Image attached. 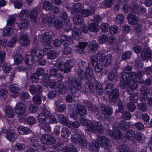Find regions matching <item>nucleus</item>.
I'll list each match as a JSON object with an SVG mask.
<instances>
[{"instance_id":"bb28decb","label":"nucleus","mask_w":152,"mask_h":152,"mask_svg":"<svg viewBox=\"0 0 152 152\" xmlns=\"http://www.w3.org/2000/svg\"><path fill=\"white\" fill-rule=\"evenodd\" d=\"M60 41L61 43L65 46H68L70 42V38L65 35H61L60 36Z\"/></svg>"},{"instance_id":"e433bc0d","label":"nucleus","mask_w":152,"mask_h":152,"mask_svg":"<svg viewBox=\"0 0 152 152\" xmlns=\"http://www.w3.org/2000/svg\"><path fill=\"white\" fill-rule=\"evenodd\" d=\"M58 53L55 50H50L47 53V56L48 59H53L58 56Z\"/></svg>"},{"instance_id":"1a4fd4ad","label":"nucleus","mask_w":152,"mask_h":152,"mask_svg":"<svg viewBox=\"0 0 152 152\" xmlns=\"http://www.w3.org/2000/svg\"><path fill=\"white\" fill-rule=\"evenodd\" d=\"M42 42L43 44L47 47L44 48V50L49 49V44L50 43L51 35L49 32H45L43 33L42 36Z\"/></svg>"},{"instance_id":"6e6d98bb","label":"nucleus","mask_w":152,"mask_h":152,"mask_svg":"<svg viewBox=\"0 0 152 152\" xmlns=\"http://www.w3.org/2000/svg\"><path fill=\"white\" fill-rule=\"evenodd\" d=\"M143 136V134L140 132H137L136 134L137 140L140 143H142L144 141Z\"/></svg>"},{"instance_id":"423d86ee","label":"nucleus","mask_w":152,"mask_h":152,"mask_svg":"<svg viewBox=\"0 0 152 152\" xmlns=\"http://www.w3.org/2000/svg\"><path fill=\"white\" fill-rule=\"evenodd\" d=\"M74 64L73 61L71 60H67L66 62L62 61L58 63L57 67L59 70L64 73H68L70 71V69Z\"/></svg>"},{"instance_id":"b1692460","label":"nucleus","mask_w":152,"mask_h":152,"mask_svg":"<svg viewBox=\"0 0 152 152\" xmlns=\"http://www.w3.org/2000/svg\"><path fill=\"white\" fill-rule=\"evenodd\" d=\"M58 92L61 94H64L66 91V88L64 86L63 83L60 80L58 81Z\"/></svg>"},{"instance_id":"58836bf2","label":"nucleus","mask_w":152,"mask_h":152,"mask_svg":"<svg viewBox=\"0 0 152 152\" xmlns=\"http://www.w3.org/2000/svg\"><path fill=\"white\" fill-rule=\"evenodd\" d=\"M46 116L45 114L43 113H40L38 116V120L40 124H42L46 123Z\"/></svg>"},{"instance_id":"37998d69","label":"nucleus","mask_w":152,"mask_h":152,"mask_svg":"<svg viewBox=\"0 0 152 152\" xmlns=\"http://www.w3.org/2000/svg\"><path fill=\"white\" fill-rule=\"evenodd\" d=\"M88 47L89 49L91 51L96 50L98 48V44L95 41L90 42Z\"/></svg>"},{"instance_id":"f3484780","label":"nucleus","mask_w":152,"mask_h":152,"mask_svg":"<svg viewBox=\"0 0 152 152\" xmlns=\"http://www.w3.org/2000/svg\"><path fill=\"white\" fill-rule=\"evenodd\" d=\"M39 47H37V45L33 46L31 50V53L32 56H36L39 58H42L43 55L38 50Z\"/></svg>"},{"instance_id":"2eb2a0df","label":"nucleus","mask_w":152,"mask_h":152,"mask_svg":"<svg viewBox=\"0 0 152 152\" xmlns=\"http://www.w3.org/2000/svg\"><path fill=\"white\" fill-rule=\"evenodd\" d=\"M19 41L20 45L23 46H28L30 43L28 37L26 34L23 33L20 34Z\"/></svg>"},{"instance_id":"8fccbe9b","label":"nucleus","mask_w":152,"mask_h":152,"mask_svg":"<svg viewBox=\"0 0 152 152\" xmlns=\"http://www.w3.org/2000/svg\"><path fill=\"white\" fill-rule=\"evenodd\" d=\"M29 12L27 10H22L19 14L20 18L26 19L29 16Z\"/></svg>"},{"instance_id":"c756f323","label":"nucleus","mask_w":152,"mask_h":152,"mask_svg":"<svg viewBox=\"0 0 152 152\" xmlns=\"http://www.w3.org/2000/svg\"><path fill=\"white\" fill-rule=\"evenodd\" d=\"M72 9L73 11L76 13L81 12L83 10V7L80 3H77L74 4Z\"/></svg>"},{"instance_id":"c85d7f7f","label":"nucleus","mask_w":152,"mask_h":152,"mask_svg":"<svg viewBox=\"0 0 152 152\" xmlns=\"http://www.w3.org/2000/svg\"><path fill=\"white\" fill-rule=\"evenodd\" d=\"M63 152H78L77 148L74 145L65 146L62 149Z\"/></svg>"},{"instance_id":"ddd939ff","label":"nucleus","mask_w":152,"mask_h":152,"mask_svg":"<svg viewBox=\"0 0 152 152\" xmlns=\"http://www.w3.org/2000/svg\"><path fill=\"white\" fill-rule=\"evenodd\" d=\"M29 23V21L26 19L20 18L19 23H15L14 27L16 29L26 28L28 26Z\"/></svg>"},{"instance_id":"9b49d317","label":"nucleus","mask_w":152,"mask_h":152,"mask_svg":"<svg viewBox=\"0 0 152 152\" xmlns=\"http://www.w3.org/2000/svg\"><path fill=\"white\" fill-rule=\"evenodd\" d=\"M119 94V91L118 89L115 88L112 89L108 94L109 101L112 102H115L118 99Z\"/></svg>"},{"instance_id":"cd10ccee","label":"nucleus","mask_w":152,"mask_h":152,"mask_svg":"<svg viewBox=\"0 0 152 152\" xmlns=\"http://www.w3.org/2000/svg\"><path fill=\"white\" fill-rule=\"evenodd\" d=\"M6 115L8 117L11 118L14 115V112L11 107L10 105H7L5 108Z\"/></svg>"},{"instance_id":"49530a36","label":"nucleus","mask_w":152,"mask_h":152,"mask_svg":"<svg viewBox=\"0 0 152 152\" xmlns=\"http://www.w3.org/2000/svg\"><path fill=\"white\" fill-rule=\"evenodd\" d=\"M135 132L131 130H127L126 136L128 140H133L134 138Z\"/></svg>"},{"instance_id":"680f3d73","label":"nucleus","mask_w":152,"mask_h":152,"mask_svg":"<svg viewBox=\"0 0 152 152\" xmlns=\"http://www.w3.org/2000/svg\"><path fill=\"white\" fill-rule=\"evenodd\" d=\"M80 126V124L77 121H75L72 123L69 122L67 126L69 128H72L73 127L78 128Z\"/></svg>"},{"instance_id":"412c9836","label":"nucleus","mask_w":152,"mask_h":152,"mask_svg":"<svg viewBox=\"0 0 152 152\" xmlns=\"http://www.w3.org/2000/svg\"><path fill=\"white\" fill-rule=\"evenodd\" d=\"M127 18L129 23L132 25L135 24L138 22V18L135 15L129 14Z\"/></svg>"},{"instance_id":"aec40b11","label":"nucleus","mask_w":152,"mask_h":152,"mask_svg":"<svg viewBox=\"0 0 152 152\" xmlns=\"http://www.w3.org/2000/svg\"><path fill=\"white\" fill-rule=\"evenodd\" d=\"M118 125V126L123 131L127 130L130 127L129 123L125 121H120Z\"/></svg>"},{"instance_id":"7ed1b4c3","label":"nucleus","mask_w":152,"mask_h":152,"mask_svg":"<svg viewBox=\"0 0 152 152\" xmlns=\"http://www.w3.org/2000/svg\"><path fill=\"white\" fill-rule=\"evenodd\" d=\"M80 122L82 125L84 126L87 124V129L90 132L102 133L104 131L102 124L98 121H95L93 123L91 122L88 123L86 120L83 118L80 119Z\"/></svg>"},{"instance_id":"393cba45","label":"nucleus","mask_w":152,"mask_h":152,"mask_svg":"<svg viewBox=\"0 0 152 152\" xmlns=\"http://www.w3.org/2000/svg\"><path fill=\"white\" fill-rule=\"evenodd\" d=\"M101 110L105 116L110 115L113 113V111L112 108L106 105L102 106Z\"/></svg>"},{"instance_id":"5fc2aeb1","label":"nucleus","mask_w":152,"mask_h":152,"mask_svg":"<svg viewBox=\"0 0 152 152\" xmlns=\"http://www.w3.org/2000/svg\"><path fill=\"white\" fill-rule=\"evenodd\" d=\"M23 61V58L21 55L18 54L15 56L14 58V61L16 64H19Z\"/></svg>"},{"instance_id":"13d9d810","label":"nucleus","mask_w":152,"mask_h":152,"mask_svg":"<svg viewBox=\"0 0 152 152\" xmlns=\"http://www.w3.org/2000/svg\"><path fill=\"white\" fill-rule=\"evenodd\" d=\"M94 70L97 73L100 72L102 71L103 69V66L102 64L98 63L95 64L94 66Z\"/></svg>"},{"instance_id":"4be33fe9","label":"nucleus","mask_w":152,"mask_h":152,"mask_svg":"<svg viewBox=\"0 0 152 152\" xmlns=\"http://www.w3.org/2000/svg\"><path fill=\"white\" fill-rule=\"evenodd\" d=\"M76 110L77 113L80 116H84L87 113L86 110L83 105H78L77 107Z\"/></svg>"},{"instance_id":"e2e57ef3","label":"nucleus","mask_w":152,"mask_h":152,"mask_svg":"<svg viewBox=\"0 0 152 152\" xmlns=\"http://www.w3.org/2000/svg\"><path fill=\"white\" fill-rule=\"evenodd\" d=\"M18 38L16 37H14L11 39L10 41L7 43V46L11 47H12L16 42Z\"/></svg>"},{"instance_id":"4468645a","label":"nucleus","mask_w":152,"mask_h":152,"mask_svg":"<svg viewBox=\"0 0 152 152\" xmlns=\"http://www.w3.org/2000/svg\"><path fill=\"white\" fill-rule=\"evenodd\" d=\"M151 56V51L149 48H145L141 52L140 56L142 60H148Z\"/></svg>"},{"instance_id":"864d4df0","label":"nucleus","mask_w":152,"mask_h":152,"mask_svg":"<svg viewBox=\"0 0 152 152\" xmlns=\"http://www.w3.org/2000/svg\"><path fill=\"white\" fill-rule=\"evenodd\" d=\"M137 107L138 110L142 111H146L147 110L146 104L143 103H138L137 105Z\"/></svg>"},{"instance_id":"2f4dec72","label":"nucleus","mask_w":152,"mask_h":152,"mask_svg":"<svg viewBox=\"0 0 152 152\" xmlns=\"http://www.w3.org/2000/svg\"><path fill=\"white\" fill-rule=\"evenodd\" d=\"M17 129L19 133L22 135L27 134L31 132L29 129L26 127H20L18 128Z\"/></svg>"},{"instance_id":"052dcab7","label":"nucleus","mask_w":152,"mask_h":152,"mask_svg":"<svg viewBox=\"0 0 152 152\" xmlns=\"http://www.w3.org/2000/svg\"><path fill=\"white\" fill-rule=\"evenodd\" d=\"M122 118L125 120H129L131 118V115L130 113L128 111H123L122 113Z\"/></svg>"},{"instance_id":"bf43d9fd","label":"nucleus","mask_w":152,"mask_h":152,"mask_svg":"<svg viewBox=\"0 0 152 152\" xmlns=\"http://www.w3.org/2000/svg\"><path fill=\"white\" fill-rule=\"evenodd\" d=\"M56 107L57 111L60 112H63L66 109V105L64 104H61L56 106Z\"/></svg>"},{"instance_id":"0e129e2a","label":"nucleus","mask_w":152,"mask_h":152,"mask_svg":"<svg viewBox=\"0 0 152 152\" xmlns=\"http://www.w3.org/2000/svg\"><path fill=\"white\" fill-rule=\"evenodd\" d=\"M110 27V25L107 23H104L101 25V29L104 31H109Z\"/></svg>"},{"instance_id":"a18cd8bd","label":"nucleus","mask_w":152,"mask_h":152,"mask_svg":"<svg viewBox=\"0 0 152 152\" xmlns=\"http://www.w3.org/2000/svg\"><path fill=\"white\" fill-rule=\"evenodd\" d=\"M80 146L83 148H86L87 146L88 142L84 136L83 135L80 139L78 143Z\"/></svg>"},{"instance_id":"a878e982","label":"nucleus","mask_w":152,"mask_h":152,"mask_svg":"<svg viewBox=\"0 0 152 152\" xmlns=\"http://www.w3.org/2000/svg\"><path fill=\"white\" fill-rule=\"evenodd\" d=\"M72 34L73 38L76 40H79L81 37L80 30L77 28L72 30Z\"/></svg>"},{"instance_id":"79ce46f5","label":"nucleus","mask_w":152,"mask_h":152,"mask_svg":"<svg viewBox=\"0 0 152 152\" xmlns=\"http://www.w3.org/2000/svg\"><path fill=\"white\" fill-rule=\"evenodd\" d=\"M73 21L76 24L79 25L83 22V19L81 15H75L73 17Z\"/></svg>"},{"instance_id":"c03bdc74","label":"nucleus","mask_w":152,"mask_h":152,"mask_svg":"<svg viewBox=\"0 0 152 152\" xmlns=\"http://www.w3.org/2000/svg\"><path fill=\"white\" fill-rule=\"evenodd\" d=\"M129 6L130 11L136 14V12L139 6L137 3L132 2L130 4Z\"/></svg>"},{"instance_id":"4d7b16f0","label":"nucleus","mask_w":152,"mask_h":152,"mask_svg":"<svg viewBox=\"0 0 152 152\" xmlns=\"http://www.w3.org/2000/svg\"><path fill=\"white\" fill-rule=\"evenodd\" d=\"M119 151L120 152H130V151L128 147L124 145H122L120 146Z\"/></svg>"},{"instance_id":"3c124183","label":"nucleus","mask_w":152,"mask_h":152,"mask_svg":"<svg viewBox=\"0 0 152 152\" xmlns=\"http://www.w3.org/2000/svg\"><path fill=\"white\" fill-rule=\"evenodd\" d=\"M43 7L45 10L47 11L49 10L52 8V4L48 1H45L43 2Z\"/></svg>"},{"instance_id":"09e8293b","label":"nucleus","mask_w":152,"mask_h":152,"mask_svg":"<svg viewBox=\"0 0 152 152\" xmlns=\"http://www.w3.org/2000/svg\"><path fill=\"white\" fill-rule=\"evenodd\" d=\"M39 126L41 128L47 132H50L51 131V127L48 123L46 122L42 124H39Z\"/></svg>"},{"instance_id":"6e6552de","label":"nucleus","mask_w":152,"mask_h":152,"mask_svg":"<svg viewBox=\"0 0 152 152\" xmlns=\"http://www.w3.org/2000/svg\"><path fill=\"white\" fill-rule=\"evenodd\" d=\"M41 141L45 145H51L55 142L56 139L50 134H44L41 137Z\"/></svg>"},{"instance_id":"7c9ffc66","label":"nucleus","mask_w":152,"mask_h":152,"mask_svg":"<svg viewBox=\"0 0 152 152\" xmlns=\"http://www.w3.org/2000/svg\"><path fill=\"white\" fill-rule=\"evenodd\" d=\"M112 61V58L111 55L108 54L104 56L103 59V64L104 65L107 66L109 65Z\"/></svg>"},{"instance_id":"774afa93","label":"nucleus","mask_w":152,"mask_h":152,"mask_svg":"<svg viewBox=\"0 0 152 152\" xmlns=\"http://www.w3.org/2000/svg\"><path fill=\"white\" fill-rule=\"evenodd\" d=\"M41 97L38 95L35 96L33 98L34 102L37 104H40L41 103Z\"/></svg>"},{"instance_id":"f03ea898","label":"nucleus","mask_w":152,"mask_h":152,"mask_svg":"<svg viewBox=\"0 0 152 152\" xmlns=\"http://www.w3.org/2000/svg\"><path fill=\"white\" fill-rule=\"evenodd\" d=\"M79 69L77 72L79 77L83 80H89L93 77V72L91 69L88 67V64L84 61L79 62L78 64Z\"/></svg>"},{"instance_id":"c9c22d12","label":"nucleus","mask_w":152,"mask_h":152,"mask_svg":"<svg viewBox=\"0 0 152 152\" xmlns=\"http://www.w3.org/2000/svg\"><path fill=\"white\" fill-rule=\"evenodd\" d=\"M61 137L64 139H67L70 135L69 131L66 127L63 128L61 131Z\"/></svg>"},{"instance_id":"de8ad7c7","label":"nucleus","mask_w":152,"mask_h":152,"mask_svg":"<svg viewBox=\"0 0 152 152\" xmlns=\"http://www.w3.org/2000/svg\"><path fill=\"white\" fill-rule=\"evenodd\" d=\"M37 15V12L36 10H32L31 11L30 17L31 21L36 22Z\"/></svg>"},{"instance_id":"69168bd1","label":"nucleus","mask_w":152,"mask_h":152,"mask_svg":"<svg viewBox=\"0 0 152 152\" xmlns=\"http://www.w3.org/2000/svg\"><path fill=\"white\" fill-rule=\"evenodd\" d=\"M29 95L27 92H23L21 93L20 96V98L22 101H24L29 98Z\"/></svg>"},{"instance_id":"f704fd0d","label":"nucleus","mask_w":152,"mask_h":152,"mask_svg":"<svg viewBox=\"0 0 152 152\" xmlns=\"http://www.w3.org/2000/svg\"><path fill=\"white\" fill-rule=\"evenodd\" d=\"M94 12V9L93 8L91 10L88 9L83 10L81 12V14L83 17H86L89 15H93Z\"/></svg>"},{"instance_id":"0eeeda50","label":"nucleus","mask_w":152,"mask_h":152,"mask_svg":"<svg viewBox=\"0 0 152 152\" xmlns=\"http://www.w3.org/2000/svg\"><path fill=\"white\" fill-rule=\"evenodd\" d=\"M69 20L67 16V14L65 12H64L62 15L58 20H56L53 23V25L56 28H61L64 23H68Z\"/></svg>"},{"instance_id":"f257e3e1","label":"nucleus","mask_w":152,"mask_h":152,"mask_svg":"<svg viewBox=\"0 0 152 152\" xmlns=\"http://www.w3.org/2000/svg\"><path fill=\"white\" fill-rule=\"evenodd\" d=\"M67 83L70 85L68 88V92L70 95L66 96V100L67 102L71 103L73 101V97L75 94L76 91H79L82 88V83L78 78L73 76L69 77L67 80Z\"/></svg>"},{"instance_id":"20e7f679","label":"nucleus","mask_w":152,"mask_h":152,"mask_svg":"<svg viewBox=\"0 0 152 152\" xmlns=\"http://www.w3.org/2000/svg\"><path fill=\"white\" fill-rule=\"evenodd\" d=\"M138 78L139 81H141L142 77L141 76L140 78V76H138L137 75L135 76V77L132 78L131 77L127 78V80H126V82H125L124 86H123L121 85V81L120 82V87L121 88L125 89L127 88L126 89L127 92L129 94H131L133 91L135 90L137 87V79Z\"/></svg>"},{"instance_id":"4c0bfd02","label":"nucleus","mask_w":152,"mask_h":152,"mask_svg":"<svg viewBox=\"0 0 152 152\" xmlns=\"http://www.w3.org/2000/svg\"><path fill=\"white\" fill-rule=\"evenodd\" d=\"M98 24L92 23L89 24L88 26V29L91 32H96L98 31Z\"/></svg>"},{"instance_id":"39448f33","label":"nucleus","mask_w":152,"mask_h":152,"mask_svg":"<svg viewBox=\"0 0 152 152\" xmlns=\"http://www.w3.org/2000/svg\"><path fill=\"white\" fill-rule=\"evenodd\" d=\"M132 69V66L129 65H127L125 67L124 69V72L122 74V76L120 78V81H121V85L124 86L125 82H126V80H127V78L129 77H131L134 78L135 77L136 75H137L138 76H140V78L141 76H142V72L140 71L137 72V73L134 72H131Z\"/></svg>"},{"instance_id":"473e14b6","label":"nucleus","mask_w":152,"mask_h":152,"mask_svg":"<svg viewBox=\"0 0 152 152\" xmlns=\"http://www.w3.org/2000/svg\"><path fill=\"white\" fill-rule=\"evenodd\" d=\"M83 135L80 134H74L71 136V140L74 143H78Z\"/></svg>"},{"instance_id":"a211bd4d","label":"nucleus","mask_w":152,"mask_h":152,"mask_svg":"<svg viewBox=\"0 0 152 152\" xmlns=\"http://www.w3.org/2000/svg\"><path fill=\"white\" fill-rule=\"evenodd\" d=\"M4 132L6 134V137L8 140L10 141H15L17 137L13 130L11 129Z\"/></svg>"},{"instance_id":"dca6fc26","label":"nucleus","mask_w":152,"mask_h":152,"mask_svg":"<svg viewBox=\"0 0 152 152\" xmlns=\"http://www.w3.org/2000/svg\"><path fill=\"white\" fill-rule=\"evenodd\" d=\"M29 91L31 94H40L42 92V88L39 85H37L36 86L32 85L29 87Z\"/></svg>"},{"instance_id":"72a5a7b5","label":"nucleus","mask_w":152,"mask_h":152,"mask_svg":"<svg viewBox=\"0 0 152 152\" xmlns=\"http://www.w3.org/2000/svg\"><path fill=\"white\" fill-rule=\"evenodd\" d=\"M58 119L59 122L61 124L66 125H68L69 122L66 117L62 114H60L58 115Z\"/></svg>"},{"instance_id":"603ef678","label":"nucleus","mask_w":152,"mask_h":152,"mask_svg":"<svg viewBox=\"0 0 152 152\" xmlns=\"http://www.w3.org/2000/svg\"><path fill=\"white\" fill-rule=\"evenodd\" d=\"M57 122V120L55 116L52 115H49L47 118V123L53 124Z\"/></svg>"},{"instance_id":"f8f14e48","label":"nucleus","mask_w":152,"mask_h":152,"mask_svg":"<svg viewBox=\"0 0 152 152\" xmlns=\"http://www.w3.org/2000/svg\"><path fill=\"white\" fill-rule=\"evenodd\" d=\"M26 106L22 102L17 103L15 108L16 113L20 116H22L25 111Z\"/></svg>"},{"instance_id":"ea45409f","label":"nucleus","mask_w":152,"mask_h":152,"mask_svg":"<svg viewBox=\"0 0 152 152\" xmlns=\"http://www.w3.org/2000/svg\"><path fill=\"white\" fill-rule=\"evenodd\" d=\"M99 140L98 142H95L91 143L89 145V148L90 149L92 150L95 152H97L99 149Z\"/></svg>"},{"instance_id":"5701e85b","label":"nucleus","mask_w":152,"mask_h":152,"mask_svg":"<svg viewBox=\"0 0 152 152\" xmlns=\"http://www.w3.org/2000/svg\"><path fill=\"white\" fill-rule=\"evenodd\" d=\"M10 89L13 94L17 96L18 95L20 88L18 85L16 84H12L10 87Z\"/></svg>"},{"instance_id":"6ab92c4d","label":"nucleus","mask_w":152,"mask_h":152,"mask_svg":"<svg viewBox=\"0 0 152 152\" xmlns=\"http://www.w3.org/2000/svg\"><path fill=\"white\" fill-rule=\"evenodd\" d=\"M141 94L143 95V97H141L142 101L145 102L146 100V96L150 93V91L148 87L146 86H142L140 89Z\"/></svg>"},{"instance_id":"a19ab883","label":"nucleus","mask_w":152,"mask_h":152,"mask_svg":"<svg viewBox=\"0 0 152 152\" xmlns=\"http://www.w3.org/2000/svg\"><path fill=\"white\" fill-rule=\"evenodd\" d=\"M25 63L29 66L32 65L34 63L33 56L31 55H27L25 60Z\"/></svg>"},{"instance_id":"9d476101","label":"nucleus","mask_w":152,"mask_h":152,"mask_svg":"<svg viewBox=\"0 0 152 152\" xmlns=\"http://www.w3.org/2000/svg\"><path fill=\"white\" fill-rule=\"evenodd\" d=\"M99 146L105 149L109 148L111 146V142L107 137L101 136L98 138Z\"/></svg>"},{"instance_id":"338daca9","label":"nucleus","mask_w":152,"mask_h":152,"mask_svg":"<svg viewBox=\"0 0 152 152\" xmlns=\"http://www.w3.org/2000/svg\"><path fill=\"white\" fill-rule=\"evenodd\" d=\"M114 0H105L104 1V6L107 7H110L114 3Z\"/></svg>"}]
</instances>
